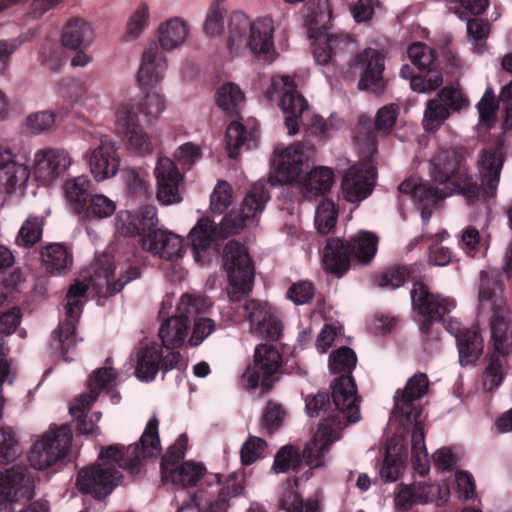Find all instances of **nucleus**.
Returning <instances> with one entry per match:
<instances>
[{"label": "nucleus", "mask_w": 512, "mask_h": 512, "mask_svg": "<svg viewBox=\"0 0 512 512\" xmlns=\"http://www.w3.org/2000/svg\"><path fill=\"white\" fill-rule=\"evenodd\" d=\"M352 67L360 73L358 85L361 90L380 93L384 89V56L378 50L366 48L359 52Z\"/></svg>", "instance_id": "obj_24"}, {"label": "nucleus", "mask_w": 512, "mask_h": 512, "mask_svg": "<svg viewBox=\"0 0 512 512\" xmlns=\"http://www.w3.org/2000/svg\"><path fill=\"white\" fill-rule=\"evenodd\" d=\"M81 406L77 412L72 411V405L69 409L70 414L77 420V430L81 434L99 435L100 429L96 423L101 419L102 414L100 412L88 414L87 410L92 405H87L86 401H83Z\"/></svg>", "instance_id": "obj_57"}, {"label": "nucleus", "mask_w": 512, "mask_h": 512, "mask_svg": "<svg viewBox=\"0 0 512 512\" xmlns=\"http://www.w3.org/2000/svg\"><path fill=\"white\" fill-rule=\"evenodd\" d=\"M302 180L305 197L311 198L331 189L334 184V174L331 168L319 166L312 169Z\"/></svg>", "instance_id": "obj_42"}, {"label": "nucleus", "mask_w": 512, "mask_h": 512, "mask_svg": "<svg viewBox=\"0 0 512 512\" xmlns=\"http://www.w3.org/2000/svg\"><path fill=\"white\" fill-rule=\"evenodd\" d=\"M346 424L341 420H323L320 422L315 435L303 449L302 457L311 468H321L325 465V457L330 446L341 437V431Z\"/></svg>", "instance_id": "obj_17"}, {"label": "nucleus", "mask_w": 512, "mask_h": 512, "mask_svg": "<svg viewBox=\"0 0 512 512\" xmlns=\"http://www.w3.org/2000/svg\"><path fill=\"white\" fill-rule=\"evenodd\" d=\"M160 452L158 420L153 416L147 422L138 444L102 447L98 463L81 469L76 485L83 493L91 494L97 499L105 498L122 480L121 472L113 464L133 471L144 459L157 457Z\"/></svg>", "instance_id": "obj_1"}, {"label": "nucleus", "mask_w": 512, "mask_h": 512, "mask_svg": "<svg viewBox=\"0 0 512 512\" xmlns=\"http://www.w3.org/2000/svg\"><path fill=\"white\" fill-rule=\"evenodd\" d=\"M301 464V455L294 446L285 445L275 455L272 470L285 473L297 469Z\"/></svg>", "instance_id": "obj_59"}, {"label": "nucleus", "mask_w": 512, "mask_h": 512, "mask_svg": "<svg viewBox=\"0 0 512 512\" xmlns=\"http://www.w3.org/2000/svg\"><path fill=\"white\" fill-rule=\"evenodd\" d=\"M191 35V25L182 16H172L162 21L157 28V45L165 52L182 48Z\"/></svg>", "instance_id": "obj_32"}, {"label": "nucleus", "mask_w": 512, "mask_h": 512, "mask_svg": "<svg viewBox=\"0 0 512 512\" xmlns=\"http://www.w3.org/2000/svg\"><path fill=\"white\" fill-rule=\"evenodd\" d=\"M408 56L412 63L420 70L431 72L437 66L434 51L425 44L414 43L408 49Z\"/></svg>", "instance_id": "obj_60"}, {"label": "nucleus", "mask_w": 512, "mask_h": 512, "mask_svg": "<svg viewBox=\"0 0 512 512\" xmlns=\"http://www.w3.org/2000/svg\"><path fill=\"white\" fill-rule=\"evenodd\" d=\"M43 218L30 215L22 224L16 238V243L22 247H30L37 243L42 235Z\"/></svg>", "instance_id": "obj_55"}, {"label": "nucleus", "mask_w": 512, "mask_h": 512, "mask_svg": "<svg viewBox=\"0 0 512 512\" xmlns=\"http://www.w3.org/2000/svg\"><path fill=\"white\" fill-rule=\"evenodd\" d=\"M504 378V362L492 355L483 373V386L486 391H493L500 386Z\"/></svg>", "instance_id": "obj_63"}, {"label": "nucleus", "mask_w": 512, "mask_h": 512, "mask_svg": "<svg viewBox=\"0 0 512 512\" xmlns=\"http://www.w3.org/2000/svg\"><path fill=\"white\" fill-rule=\"evenodd\" d=\"M215 99L221 110L235 112L244 102L245 96L239 85L226 82L217 88Z\"/></svg>", "instance_id": "obj_46"}, {"label": "nucleus", "mask_w": 512, "mask_h": 512, "mask_svg": "<svg viewBox=\"0 0 512 512\" xmlns=\"http://www.w3.org/2000/svg\"><path fill=\"white\" fill-rule=\"evenodd\" d=\"M432 186L421 183L416 178L403 181L398 189L400 193L410 195L418 202L434 201L462 194L469 202L480 199L481 189L473 181L464 166H460L450 151H440L431 160Z\"/></svg>", "instance_id": "obj_2"}, {"label": "nucleus", "mask_w": 512, "mask_h": 512, "mask_svg": "<svg viewBox=\"0 0 512 512\" xmlns=\"http://www.w3.org/2000/svg\"><path fill=\"white\" fill-rule=\"evenodd\" d=\"M268 199L263 186H253L240 206L223 217L219 229L209 217H201L188 233V239L197 255L214 247L219 238L237 234L246 226L254 224Z\"/></svg>", "instance_id": "obj_3"}, {"label": "nucleus", "mask_w": 512, "mask_h": 512, "mask_svg": "<svg viewBox=\"0 0 512 512\" xmlns=\"http://www.w3.org/2000/svg\"><path fill=\"white\" fill-rule=\"evenodd\" d=\"M274 21L264 16L250 22L242 12H233L229 18L228 48L235 54L249 51L252 55L274 58Z\"/></svg>", "instance_id": "obj_5"}, {"label": "nucleus", "mask_w": 512, "mask_h": 512, "mask_svg": "<svg viewBox=\"0 0 512 512\" xmlns=\"http://www.w3.org/2000/svg\"><path fill=\"white\" fill-rule=\"evenodd\" d=\"M308 149L299 142L277 146L273 153L269 182L272 185H288L302 181L309 167Z\"/></svg>", "instance_id": "obj_8"}, {"label": "nucleus", "mask_w": 512, "mask_h": 512, "mask_svg": "<svg viewBox=\"0 0 512 512\" xmlns=\"http://www.w3.org/2000/svg\"><path fill=\"white\" fill-rule=\"evenodd\" d=\"M156 42L148 43L143 49L140 66L136 75L142 86L152 87L159 84L165 77L167 58Z\"/></svg>", "instance_id": "obj_27"}, {"label": "nucleus", "mask_w": 512, "mask_h": 512, "mask_svg": "<svg viewBox=\"0 0 512 512\" xmlns=\"http://www.w3.org/2000/svg\"><path fill=\"white\" fill-rule=\"evenodd\" d=\"M90 172L97 182L114 177L119 171L120 156L118 146L109 137H101L99 143L86 152Z\"/></svg>", "instance_id": "obj_19"}, {"label": "nucleus", "mask_w": 512, "mask_h": 512, "mask_svg": "<svg viewBox=\"0 0 512 512\" xmlns=\"http://www.w3.org/2000/svg\"><path fill=\"white\" fill-rule=\"evenodd\" d=\"M248 137L254 138L255 131L251 130L248 132L244 125L238 121H233L229 124L225 135L226 149L229 157L236 158L239 155V149Z\"/></svg>", "instance_id": "obj_51"}, {"label": "nucleus", "mask_w": 512, "mask_h": 512, "mask_svg": "<svg viewBox=\"0 0 512 512\" xmlns=\"http://www.w3.org/2000/svg\"><path fill=\"white\" fill-rule=\"evenodd\" d=\"M120 266V274L116 281H113L114 276V262L110 255L103 254L96 260V275L95 281L101 285L103 280L110 293L120 292L126 284L137 279L140 276L138 264L124 263L118 264Z\"/></svg>", "instance_id": "obj_28"}, {"label": "nucleus", "mask_w": 512, "mask_h": 512, "mask_svg": "<svg viewBox=\"0 0 512 512\" xmlns=\"http://www.w3.org/2000/svg\"><path fill=\"white\" fill-rule=\"evenodd\" d=\"M157 224V208L153 205L144 206L135 214L128 210H123L118 212L115 217L116 231L128 237L151 230Z\"/></svg>", "instance_id": "obj_30"}, {"label": "nucleus", "mask_w": 512, "mask_h": 512, "mask_svg": "<svg viewBox=\"0 0 512 512\" xmlns=\"http://www.w3.org/2000/svg\"><path fill=\"white\" fill-rule=\"evenodd\" d=\"M281 365L280 352L272 345L260 344L254 350L253 364L246 368L242 381L248 388L267 391L271 378L280 371Z\"/></svg>", "instance_id": "obj_15"}, {"label": "nucleus", "mask_w": 512, "mask_h": 512, "mask_svg": "<svg viewBox=\"0 0 512 512\" xmlns=\"http://www.w3.org/2000/svg\"><path fill=\"white\" fill-rule=\"evenodd\" d=\"M31 493V480L26 469L17 466L0 472V499L10 505V512L12 502L29 498Z\"/></svg>", "instance_id": "obj_31"}, {"label": "nucleus", "mask_w": 512, "mask_h": 512, "mask_svg": "<svg viewBox=\"0 0 512 512\" xmlns=\"http://www.w3.org/2000/svg\"><path fill=\"white\" fill-rule=\"evenodd\" d=\"M435 97L439 102H442V105L447 109L449 114L460 112L470 104L467 96L460 89L453 86L442 88L437 92Z\"/></svg>", "instance_id": "obj_56"}, {"label": "nucleus", "mask_w": 512, "mask_h": 512, "mask_svg": "<svg viewBox=\"0 0 512 512\" xmlns=\"http://www.w3.org/2000/svg\"><path fill=\"white\" fill-rule=\"evenodd\" d=\"M483 338L476 330H466L458 339L459 361L462 366L473 364L483 352Z\"/></svg>", "instance_id": "obj_44"}, {"label": "nucleus", "mask_w": 512, "mask_h": 512, "mask_svg": "<svg viewBox=\"0 0 512 512\" xmlns=\"http://www.w3.org/2000/svg\"><path fill=\"white\" fill-rule=\"evenodd\" d=\"M31 169L9 149L0 147V198L21 197L28 187Z\"/></svg>", "instance_id": "obj_16"}, {"label": "nucleus", "mask_w": 512, "mask_h": 512, "mask_svg": "<svg viewBox=\"0 0 512 512\" xmlns=\"http://www.w3.org/2000/svg\"><path fill=\"white\" fill-rule=\"evenodd\" d=\"M88 285L76 281L66 294L64 312L66 320L59 324L53 332L52 348L65 354L75 345V322L80 317L81 309L86 302Z\"/></svg>", "instance_id": "obj_12"}, {"label": "nucleus", "mask_w": 512, "mask_h": 512, "mask_svg": "<svg viewBox=\"0 0 512 512\" xmlns=\"http://www.w3.org/2000/svg\"><path fill=\"white\" fill-rule=\"evenodd\" d=\"M180 354L169 351L163 355L162 348L157 344L145 345L135 353V374L141 381L153 380L160 369L168 371L179 362Z\"/></svg>", "instance_id": "obj_21"}, {"label": "nucleus", "mask_w": 512, "mask_h": 512, "mask_svg": "<svg viewBox=\"0 0 512 512\" xmlns=\"http://www.w3.org/2000/svg\"><path fill=\"white\" fill-rule=\"evenodd\" d=\"M72 432L67 425L50 426L34 443L29 461L39 470L47 469L63 459L70 448Z\"/></svg>", "instance_id": "obj_11"}, {"label": "nucleus", "mask_w": 512, "mask_h": 512, "mask_svg": "<svg viewBox=\"0 0 512 512\" xmlns=\"http://www.w3.org/2000/svg\"><path fill=\"white\" fill-rule=\"evenodd\" d=\"M450 114L446 108L439 102L436 97H433L427 102L426 108L423 113V127L426 131H436L443 123L449 118Z\"/></svg>", "instance_id": "obj_53"}, {"label": "nucleus", "mask_w": 512, "mask_h": 512, "mask_svg": "<svg viewBox=\"0 0 512 512\" xmlns=\"http://www.w3.org/2000/svg\"><path fill=\"white\" fill-rule=\"evenodd\" d=\"M308 9L307 22L309 31L312 28L316 30H330L328 24L338 11L332 0H312Z\"/></svg>", "instance_id": "obj_45"}, {"label": "nucleus", "mask_w": 512, "mask_h": 512, "mask_svg": "<svg viewBox=\"0 0 512 512\" xmlns=\"http://www.w3.org/2000/svg\"><path fill=\"white\" fill-rule=\"evenodd\" d=\"M378 246V237L368 231L358 232L352 239L349 248V255L353 254L358 262L367 264L375 257Z\"/></svg>", "instance_id": "obj_43"}, {"label": "nucleus", "mask_w": 512, "mask_h": 512, "mask_svg": "<svg viewBox=\"0 0 512 512\" xmlns=\"http://www.w3.org/2000/svg\"><path fill=\"white\" fill-rule=\"evenodd\" d=\"M267 444L264 440L256 436H249L242 444L240 456L242 464L251 465L265 455Z\"/></svg>", "instance_id": "obj_64"}, {"label": "nucleus", "mask_w": 512, "mask_h": 512, "mask_svg": "<svg viewBox=\"0 0 512 512\" xmlns=\"http://www.w3.org/2000/svg\"><path fill=\"white\" fill-rule=\"evenodd\" d=\"M117 385V373L112 367L105 366L94 371L88 379V392L80 395L72 404V411L77 412L82 406L83 401L87 405H93L101 391H106L113 403L119 401V395L114 390Z\"/></svg>", "instance_id": "obj_29"}, {"label": "nucleus", "mask_w": 512, "mask_h": 512, "mask_svg": "<svg viewBox=\"0 0 512 512\" xmlns=\"http://www.w3.org/2000/svg\"><path fill=\"white\" fill-rule=\"evenodd\" d=\"M309 35L312 39L313 56L319 65L330 63L344 42L341 36L330 30L312 28Z\"/></svg>", "instance_id": "obj_35"}, {"label": "nucleus", "mask_w": 512, "mask_h": 512, "mask_svg": "<svg viewBox=\"0 0 512 512\" xmlns=\"http://www.w3.org/2000/svg\"><path fill=\"white\" fill-rule=\"evenodd\" d=\"M357 362L356 354L348 347H341L329 357V368L333 374H350Z\"/></svg>", "instance_id": "obj_58"}, {"label": "nucleus", "mask_w": 512, "mask_h": 512, "mask_svg": "<svg viewBox=\"0 0 512 512\" xmlns=\"http://www.w3.org/2000/svg\"><path fill=\"white\" fill-rule=\"evenodd\" d=\"M322 261L330 272L342 273L349 266V248L340 239H329L323 249Z\"/></svg>", "instance_id": "obj_40"}, {"label": "nucleus", "mask_w": 512, "mask_h": 512, "mask_svg": "<svg viewBox=\"0 0 512 512\" xmlns=\"http://www.w3.org/2000/svg\"><path fill=\"white\" fill-rule=\"evenodd\" d=\"M116 202L102 193H96L87 201L86 216L90 219H105L116 210Z\"/></svg>", "instance_id": "obj_54"}, {"label": "nucleus", "mask_w": 512, "mask_h": 512, "mask_svg": "<svg viewBox=\"0 0 512 512\" xmlns=\"http://www.w3.org/2000/svg\"><path fill=\"white\" fill-rule=\"evenodd\" d=\"M190 331L188 318L184 316H175L167 319L159 328V337L163 346L173 350L181 347Z\"/></svg>", "instance_id": "obj_37"}, {"label": "nucleus", "mask_w": 512, "mask_h": 512, "mask_svg": "<svg viewBox=\"0 0 512 512\" xmlns=\"http://www.w3.org/2000/svg\"><path fill=\"white\" fill-rule=\"evenodd\" d=\"M150 23V9L145 3L140 4L130 15L125 31L127 42L135 41L141 37Z\"/></svg>", "instance_id": "obj_49"}, {"label": "nucleus", "mask_w": 512, "mask_h": 512, "mask_svg": "<svg viewBox=\"0 0 512 512\" xmlns=\"http://www.w3.org/2000/svg\"><path fill=\"white\" fill-rule=\"evenodd\" d=\"M73 165L74 160L69 150L46 146L34 152L31 172L40 186L51 187L66 176Z\"/></svg>", "instance_id": "obj_9"}, {"label": "nucleus", "mask_w": 512, "mask_h": 512, "mask_svg": "<svg viewBox=\"0 0 512 512\" xmlns=\"http://www.w3.org/2000/svg\"><path fill=\"white\" fill-rule=\"evenodd\" d=\"M113 124L116 131L125 133L141 126L137 106L132 99L121 100L113 107Z\"/></svg>", "instance_id": "obj_41"}, {"label": "nucleus", "mask_w": 512, "mask_h": 512, "mask_svg": "<svg viewBox=\"0 0 512 512\" xmlns=\"http://www.w3.org/2000/svg\"><path fill=\"white\" fill-rule=\"evenodd\" d=\"M244 311L252 334L273 341L280 339L282 322L276 310L267 302L249 300L244 304Z\"/></svg>", "instance_id": "obj_20"}, {"label": "nucleus", "mask_w": 512, "mask_h": 512, "mask_svg": "<svg viewBox=\"0 0 512 512\" xmlns=\"http://www.w3.org/2000/svg\"><path fill=\"white\" fill-rule=\"evenodd\" d=\"M407 453L402 436L392 438L386 449V455L380 468V476L383 480L396 481L405 469Z\"/></svg>", "instance_id": "obj_34"}, {"label": "nucleus", "mask_w": 512, "mask_h": 512, "mask_svg": "<svg viewBox=\"0 0 512 512\" xmlns=\"http://www.w3.org/2000/svg\"><path fill=\"white\" fill-rule=\"evenodd\" d=\"M186 443V436L181 435L177 443L171 448L169 455L165 456L162 461L164 477H169L175 484L184 487L196 485L206 472L203 464L192 461L173 467L174 461L183 457Z\"/></svg>", "instance_id": "obj_18"}, {"label": "nucleus", "mask_w": 512, "mask_h": 512, "mask_svg": "<svg viewBox=\"0 0 512 512\" xmlns=\"http://www.w3.org/2000/svg\"><path fill=\"white\" fill-rule=\"evenodd\" d=\"M429 387L426 374L417 373L408 379L405 388L397 391L394 396V414L402 417L413 426L411 435L412 464L421 476L430 469L428 453L425 446L423 423L420 419L421 408L414 402L424 396Z\"/></svg>", "instance_id": "obj_4"}, {"label": "nucleus", "mask_w": 512, "mask_h": 512, "mask_svg": "<svg viewBox=\"0 0 512 512\" xmlns=\"http://www.w3.org/2000/svg\"><path fill=\"white\" fill-rule=\"evenodd\" d=\"M338 218V207L333 200L324 198L315 211V226L319 233L328 234L335 227Z\"/></svg>", "instance_id": "obj_48"}, {"label": "nucleus", "mask_w": 512, "mask_h": 512, "mask_svg": "<svg viewBox=\"0 0 512 512\" xmlns=\"http://www.w3.org/2000/svg\"><path fill=\"white\" fill-rule=\"evenodd\" d=\"M413 308L420 316L422 329H427L429 323L440 320L454 308L452 299L440 294H432L422 283H416L411 290Z\"/></svg>", "instance_id": "obj_23"}, {"label": "nucleus", "mask_w": 512, "mask_h": 512, "mask_svg": "<svg viewBox=\"0 0 512 512\" xmlns=\"http://www.w3.org/2000/svg\"><path fill=\"white\" fill-rule=\"evenodd\" d=\"M122 136L127 149L133 153L146 156L150 155L154 150L151 136L145 131L142 125Z\"/></svg>", "instance_id": "obj_50"}, {"label": "nucleus", "mask_w": 512, "mask_h": 512, "mask_svg": "<svg viewBox=\"0 0 512 512\" xmlns=\"http://www.w3.org/2000/svg\"><path fill=\"white\" fill-rule=\"evenodd\" d=\"M22 454V447L13 428H0V464L16 461Z\"/></svg>", "instance_id": "obj_47"}, {"label": "nucleus", "mask_w": 512, "mask_h": 512, "mask_svg": "<svg viewBox=\"0 0 512 512\" xmlns=\"http://www.w3.org/2000/svg\"><path fill=\"white\" fill-rule=\"evenodd\" d=\"M142 247L145 251L170 262L179 260L186 252L184 238L163 229L154 230L142 238Z\"/></svg>", "instance_id": "obj_26"}, {"label": "nucleus", "mask_w": 512, "mask_h": 512, "mask_svg": "<svg viewBox=\"0 0 512 512\" xmlns=\"http://www.w3.org/2000/svg\"><path fill=\"white\" fill-rule=\"evenodd\" d=\"M223 261L230 283L229 297L238 301L252 290L254 274L250 257L244 246L231 241L225 246Z\"/></svg>", "instance_id": "obj_10"}, {"label": "nucleus", "mask_w": 512, "mask_h": 512, "mask_svg": "<svg viewBox=\"0 0 512 512\" xmlns=\"http://www.w3.org/2000/svg\"><path fill=\"white\" fill-rule=\"evenodd\" d=\"M233 202L232 188L226 181H219L210 195V210L222 214Z\"/></svg>", "instance_id": "obj_62"}, {"label": "nucleus", "mask_w": 512, "mask_h": 512, "mask_svg": "<svg viewBox=\"0 0 512 512\" xmlns=\"http://www.w3.org/2000/svg\"><path fill=\"white\" fill-rule=\"evenodd\" d=\"M153 174L156 180V199L162 206L178 205L184 200V174L167 156L157 159Z\"/></svg>", "instance_id": "obj_14"}, {"label": "nucleus", "mask_w": 512, "mask_h": 512, "mask_svg": "<svg viewBox=\"0 0 512 512\" xmlns=\"http://www.w3.org/2000/svg\"><path fill=\"white\" fill-rule=\"evenodd\" d=\"M268 93L270 98L273 94H281L279 106L284 114L285 126L290 136L296 135L299 132V123L309 110L307 101L295 90L294 82L288 76H274Z\"/></svg>", "instance_id": "obj_13"}, {"label": "nucleus", "mask_w": 512, "mask_h": 512, "mask_svg": "<svg viewBox=\"0 0 512 512\" xmlns=\"http://www.w3.org/2000/svg\"><path fill=\"white\" fill-rule=\"evenodd\" d=\"M91 180L80 175L66 180L63 184V194L66 202L75 213H81L85 209Z\"/></svg>", "instance_id": "obj_39"}, {"label": "nucleus", "mask_w": 512, "mask_h": 512, "mask_svg": "<svg viewBox=\"0 0 512 512\" xmlns=\"http://www.w3.org/2000/svg\"><path fill=\"white\" fill-rule=\"evenodd\" d=\"M41 258L47 272L60 274L70 268L73 262L72 253L61 243H50L41 250Z\"/></svg>", "instance_id": "obj_38"}, {"label": "nucleus", "mask_w": 512, "mask_h": 512, "mask_svg": "<svg viewBox=\"0 0 512 512\" xmlns=\"http://www.w3.org/2000/svg\"><path fill=\"white\" fill-rule=\"evenodd\" d=\"M498 276L495 272L482 271L478 292V312L491 320V333L496 351H512V324L503 316V299Z\"/></svg>", "instance_id": "obj_7"}, {"label": "nucleus", "mask_w": 512, "mask_h": 512, "mask_svg": "<svg viewBox=\"0 0 512 512\" xmlns=\"http://www.w3.org/2000/svg\"><path fill=\"white\" fill-rule=\"evenodd\" d=\"M503 158L500 149L484 150L478 158L479 173L482 185L486 186L484 194L493 196L498 186Z\"/></svg>", "instance_id": "obj_36"}, {"label": "nucleus", "mask_w": 512, "mask_h": 512, "mask_svg": "<svg viewBox=\"0 0 512 512\" xmlns=\"http://www.w3.org/2000/svg\"><path fill=\"white\" fill-rule=\"evenodd\" d=\"M354 140L359 150L360 162L347 169L341 182V189L348 202L359 204L373 190L376 176L373 156L377 151V142L371 128L362 123L356 130Z\"/></svg>", "instance_id": "obj_6"}, {"label": "nucleus", "mask_w": 512, "mask_h": 512, "mask_svg": "<svg viewBox=\"0 0 512 512\" xmlns=\"http://www.w3.org/2000/svg\"><path fill=\"white\" fill-rule=\"evenodd\" d=\"M332 398L338 409V415L326 420H341L347 426L361 419L356 384L351 376L342 375L334 381Z\"/></svg>", "instance_id": "obj_25"}, {"label": "nucleus", "mask_w": 512, "mask_h": 512, "mask_svg": "<svg viewBox=\"0 0 512 512\" xmlns=\"http://www.w3.org/2000/svg\"><path fill=\"white\" fill-rule=\"evenodd\" d=\"M95 40V28L83 18H71L63 26L61 44L68 50L89 48Z\"/></svg>", "instance_id": "obj_33"}, {"label": "nucleus", "mask_w": 512, "mask_h": 512, "mask_svg": "<svg viewBox=\"0 0 512 512\" xmlns=\"http://www.w3.org/2000/svg\"><path fill=\"white\" fill-rule=\"evenodd\" d=\"M449 496L450 491L447 486L420 481L410 485H401L394 501L397 510L407 511L416 504L435 502L440 505L446 502Z\"/></svg>", "instance_id": "obj_22"}, {"label": "nucleus", "mask_w": 512, "mask_h": 512, "mask_svg": "<svg viewBox=\"0 0 512 512\" xmlns=\"http://www.w3.org/2000/svg\"><path fill=\"white\" fill-rule=\"evenodd\" d=\"M166 109V99L158 91H152L145 95L141 103V112L147 122L157 120Z\"/></svg>", "instance_id": "obj_61"}, {"label": "nucleus", "mask_w": 512, "mask_h": 512, "mask_svg": "<svg viewBox=\"0 0 512 512\" xmlns=\"http://www.w3.org/2000/svg\"><path fill=\"white\" fill-rule=\"evenodd\" d=\"M56 115L51 110H42L29 114L23 121V129L32 135L50 131L55 124Z\"/></svg>", "instance_id": "obj_52"}]
</instances>
